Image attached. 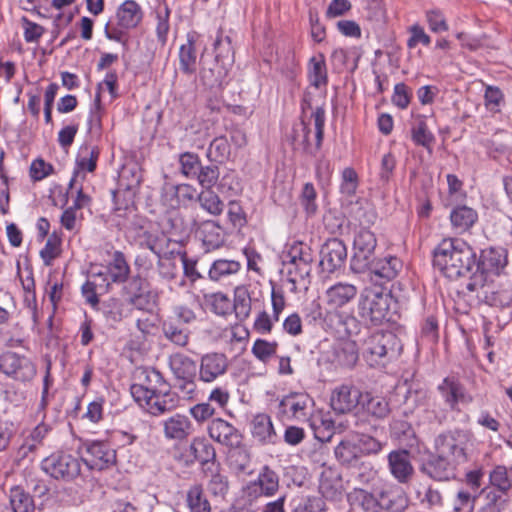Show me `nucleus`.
<instances>
[{
    "instance_id": "0eeeda50",
    "label": "nucleus",
    "mask_w": 512,
    "mask_h": 512,
    "mask_svg": "<svg viewBox=\"0 0 512 512\" xmlns=\"http://www.w3.org/2000/svg\"><path fill=\"white\" fill-rule=\"evenodd\" d=\"M313 260V252L309 245L301 241H294L288 245L284 263L290 266L288 274L295 276L291 281L295 283L297 277H308L312 271Z\"/></svg>"
},
{
    "instance_id": "a19ab883",
    "label": "nucleus",
    "mask_w": 512,
    "mask_h": 512,
    "mask_svg": "<svg viewBox=\"0 0 512 512\" xmlns=\"http://www.w3.org/2000/svg\"><path fill=\"white\" fill-rule=\"evenodd\" d=\"M227 461L236 472L245 473L247 471L251 463V454L243 440L236 446L228 447Z\"/></svg>"
},
{
    "instance_id": "f3484780",
    "label": "nucleus",
    "mask_w": 512,
    "mask_h": 512,
    "mask_svg": "<svg viewBox=\"0 0 512 512\" xmlns=\"http://www.w3.org/2000/svg\"><path fill=\"white\" fill-rule=\"evenodd\" d=\"M403 268V262L396 256H385L383 258H373L366 271L371 274V280L377 284L383 285L395 279Z\"/></svg>"
},
{
    "instance_id": "58836bf2",
    "label": "nucleus",
    "mask_w": 512,
    "mask_h": 512,
    "mask_svg": "<svg viewBox=\"0 0 512 512\" xmlns=\"http://www.w3.org/2000/svg\"><path fill=\"white\" fill-rule=\"evenodd\" d=\"M194 225L198 227L202 242L207 250H214L223 245L224 238L221 227L215 221L207 220L199 225L194 221Z\"/></svg>"
},
{
    "instance_id": "c85d7f7f",
    "label": "nucleus",
    "mask_w": 512,
    "mask_h": 512,
    "mask_svg": "<svg viewBox=\"0 0 512 512\" xmlns=\"http://www.w3.org/2000/svg\"><path fill=\"white\" fill-rule=\"evenodd\" d=\"M100 155V150L97 146H91L87 143L83 144L76 157V167L73 172V177L69 182V189L72 190L76 184V178L80 170L94 172L97 166V161Z\"/></svg>"
},
{
    "instance_id": "a18cd8bd",
    "label": "nucleus",
    "mask_w": 512,
    "mask_h": 512,
    "mask_svg": "<svg viewBox=\"0 0 512 512\" xmlns=\"http://www.w3.org/2000/svg\"><path fill=\"white\" fill-rule=\"evenodd\" d=\"M251 296L246 286H237L234 289L232 312L238 321H245L251 313Z\"/></svg>"
},
{
    "instance_id": "8fccbe9b",
    "label": "nucleus",
    "mask_w": 512,
    "mask_h": 512,
    "mask_svg": "<svg viewBox=\"0 0 512 512\" xmlns=\"http://www.w3.org/2000/svg\"><path fill=\"white\" fill-rule=\"evenodd\" d=\"M213 46L215 52L214 59L231 68L234 63V50L231 38L223 36L222 29L218 30Z\"/></svg>"
},
{
    "instance_id": "f257e3e1",
    "label": "nucleus",
    "mask_w": 512,
    "mask_h": 512,
    "mask_svg": "<svg viewBox=\"0 0 512 512\" xmlns=\"http://www.w3.org/2000/svg\"><path fill=\"white\" fill-rule=\"evenodd\" d=\"M433 267L448 279L470 275L476 266V252L460 238H444L433 250Z\"/></svg>"
},
{
    "instance_id": "393cba45",
    "label": "nucleus",
    "mask_w": 512,
    "mask_h": 512,
    "mask_svg": "<svg viewBox=\"0 0 512 512\" xmlns=\"http://www.w3.org/2000/svg\"><path fill=\"white\" fill-rule=\"evenodd\" d=\"M312 117L314 119V126H315V138L316 143L313 147L309 143V135L311 133V129L308 127V125L301 121L300 123V130L303 134V149L305 153L309 155H315L322 146V141L324 137V126H325V110L323 107H317L315 111L312 113Z\"/></svg>"
},
{
    "instance_id": "b1692460",
    "label": "nucleus",
    "mask_w": 512,
    "mask_h": 512,
    "mask_svg": "<svg viewBox=\"0 0 512 512\" xmlns=\"http://www.w3.org/2000/svg\"><path fill=\"white\" fill-rule=\"evenodd\" d=\"M379 509L387 512H405L409 507V498L399 486L390 485L378 492Z\"/></svg>"
},
{
    "instance_id": "72a5a7b5",
    "label": "nucleus",
    "mask_w": 512,
    "mask_h": 512,
    "mask_svg": "<svg viewBox=\"0 0 512 512\" xmlns=\"http://www.w3.org/2000/svg\"><path fill=\"white\" fill-rule=\"evenodd\" d=\"M334 362L346 368H352L358 361L359 352L355 341L346 339L337 343L333 348Z\"/></svg>"
},
{
    "instance_id": "09e8293b",
    "label": "nucleus",
    "mask_w": 512,
    "mask_h": 512,
    "mask_svg": "<svg viewBox=\"0 0 512 512\" xmlns=\"http://www.w3.org/2000/svg\"><path fill=\"white\" fill-rule=\"evenodd\" d=\"M96 310L100 311L107 321L113 323L120 322L127 315L126 304L117 297H109L102 301Z\"/></svg>"
},
{
    "instance_id": "f8f14e48",
    "label": "nucleus",
    "mask_w": 512,
    "mask_h": 512,
    "mask_svg": "<svg viewBox=\"0 0 512 512\" xmlns=\"http://www.w3.org/2000/svg\"><path fill=\"white\" fill-rule=\"evenodd\" d=\"M229 369V359L224 353L209 352L201 356L198 379L203 383H212L224 376Z\"/></svg>"
},
{
    "instance_id": "4468645a",
    "label": "nucleus",
    "mask_w": 512,
    "mask_h": 512,
    "mask_svg": "<svg viewBox=\"0 0 512 512\" xmlns=\"http://www.w3.org/2000/svg\"><path fill=\"white\" fill-rule=\"evenodd\" d=\"M311 404L312 399L308 394L292 392L280 400L278 413L288 420L304 421L308 418Z\"/></svg>"
},
{
    "instance_id": "7ed1b4c3",
    "label": "nucleus",
    "mask_w": 512,
    "mask_h": 512,
    "mask_svg": "<svg viewBox=\"0 0 512 512\" xmlns=\"http://www.w3.org/2000/svg\"><path fill=\"white\" fill-rule=\"evenodd\" d=\"M402 349L397 335L391 331H378L365 339L362 354L370 366L382 363V360L396 357Z\"/></svg>"
},
{
    "instance_id": "a878e982",
    "label": "nucleus",
    "mask_w": 512,
    "mask_h": 512,
    "mask_svg": "<svg viewBox=\"0 0 512 512\" xmlns=\"http://www.w3.org/2000/svg\"><path fill=\"white\" fill-rule=\"evenodd\" d=\"M355 285L347 282H338L330 286L325 292L326 303L333 309H339L349 304L357 295Z\"/></svg>"
},
{
    "instance_id": "774afa93",
    "label": "nucleus",
    "mask_w": 512,
    "mask_h": 512,
    "mask_svg": "<svg viewBox=\"0 0 512 512\" xmlns=\"http://www.w3.org/2000/svg\"><path fill=\"white\" fill-rule=\"evenodd\" d=\"M181 172L187 178L194 179L200 169L201 162L197 154L192 152L182 153L179 157Z\"/></svg>"
},
{
    "instance_id": "4d7b16f0",
    "label": "nucleus",
    "mask_w": 512,
    "mask_h": 512,
    "mask_svg": "<svg viewBox=\"0 0 512 512\" xmlns=\"http://www.w3.org/2000/svg\"><path fill=\"white\" fill-rule=\"evenodd\" d=\"M355 441L362 457L367 455H376L380 453L385 446L384 442L364 432L358 433Z\"/></svg>"
},
{
    "instance_id": "603ef678",
    "label": "nucleus",
    "mask_w": 512,
    "mask_h": 512,
    "mask_svg": "<svg viewBox=\"0 0 512 512\" xmlns=\"http://www.w3.org/2000/svg\"><path fill=\"white\" fill-rule=\"evenodd\" d=\"M241 269V264L235 260L218 259L215 260L208 272L212 281L218 282L230 275L237 274Z\"/></svg>"
},
{
    "instance_id": "c9c22d12",
    "label": "nucleus",
    "mask_w": 512,
    "mask_h": 512,
    "mask_svg": "<svg viewBox=\"0 0 512 512\" xmlns=\"http://www.w3.org/2000/svg\"><path fill=\"white\" fill-rule=\"evenodd\" d=\"M359 409L377 419H383L390 413L388 401L370 392H363Z\"/></svg>"
},
{
    "instance_id": "3c124183",
    "label": "nucleus",
    "mask_w": 512,
    "mask_h": 512,
    "mask_svg": "<svg viewBox=\"0 0 512 512\" xmlns=\"http://www.w3.org/2000/svg\"><path fill=\"white\" fill-rule=\"evenodd\" d=\"M189 451L194 459L202 465L214 461L216 458L215 448L202 437H196L191 441Z\"/></svg>"
},
{
    "instance_id": "de8ad7c7",
    "label": "nucleus",
    "mask_w": 512,
    "mask_h": 512,
    "mask_svg": "<svg viewBox=\"0 0 512 512\" xmlns=\"http://www.w3.org/2000/svg\"><path fill=\"white\" fill-rule=\"evenodd\" d=\"M185 502L189 512H211V504L203 487L199 484L189 487Z\"/></svg>"
},
{
    "instance_id": "2eb2a0df",
    "label": "nucleus",
    "mask_w": 512,
    "mask_h": 512,
    "mask_svg": "<svg viewBox=\"0 0 512 512\" xmlns=\"http://www.w3.org/2000/svg\"><path fill=\"white\" fill-rule=\"evenodd\" d=\"M346 259L347 248L342 240L330 238L322 245L319 265L323 271L327 273L335 272L344 265Z\"/></svg>"
},
{
    "instance_id": "37998d69",
    "label": "nucleus",
    "mask_w": 512,
    "mask_h": 512,
    "mask_svg": "<svg viewBox=\"0 0 512 512\" xmlns=\"http://www.w3.org/2000/svg\"><path fill=\"white\" fill-rule=\"evenodd\" d=\"M162 332L167 340L179 347H185L189 342V329L174 319L167 318L163 321Z\"/></svg>"
},
{
    "instance_id": "6e6552de",
    "label": "nucleus",
    "mask_w": 512,
    "mask_h": 512,
    "mask_svg": "<svg viewBox=\"0 0 512 512\" xmlns=\"http://www.w3.org/2000/svg\"><path fill=\"white\" fill-rule=\"evenodd\" d=\"M0 372L22 383L30 382L36 375V366L24 355L7 351L0 355Z\"/></svg>"
},
{
    "instance_id": "39448f33",
    "label": "nucleus",
    "mask_w": 512,
    "mask_h": 512,
    "mask_svg": "<svg viewBox=\"0 0 512 512\" xmlns=\"http://www.w3.org/2000/svg\"><path fill=\"white\" fill-rule=\"evenodd\" d=\"M41 469L55 480L71 482L81 473V462L72 454L55 452L44 458Z\"/></svg>"
},
{
    "instance_id": "680f3d73",
    "label": "nucleus",
    "mask_w": 512,
    "mask_h": 512,
    "mask_svg": "<svg viewBox=\"0 0 512 512\" xmlns=\"http://www.w3.org/2000/svg\"><path fill=\"white\" fill-rule=\"evenodd\" d=\"M342 313L333 308L332 310L325 311L320 326L331 335L342 337Z\"/></svg>"
},
{
    "instance_id": "4c0bfd02",
    "label": "nucleus",
    "mask_w": 512,
    "mask_h": 512,
    "mask_svg": "<svg viewBox=\"0 0 512 512\" xmlns=\"http://www.w3.org/2000/svg\"><path fill=\"white\" fill-rule=\"evenodd\" d=\"M338 462L344 466H356L362 458L358 445L354 439L345 438L334 449Z\"/></svg>"
},
{
    "instance_id": "ddd939ff",
    "label": "nucleus",
    "mask_w": 512,
    "mask_h": 512,
    "mask_svg": "<svg viewBox=\"0 0 512 512\" xmlns=\"http://www.w3.org/2000/svg\"><path fill=\"white\" fill-rule=\"evenodd\" d=\"M363 392L354 385L342 384L333 389L330 405L337 414H346L360 408Z\"/></svg>"
},
{
    "instance_id": "bf43d9fd",
    "label": "nucleus",
    "mask_w": 512,
    "mask_h": 512,
    "mask_svg": "<svg viewBox=\"0 0 512 512\" xmlns=\"http://www.w3.org/2000/svg\"><path fill=\"white\" fill-rule=\"evenodd\" d=\"M101 98L100 94L97 93L94 101V107L90 110L87 125V132L92 138L99 139L102 133L101 123Z\"/></svg>"
},
{
    "instance_id": "0e129e2a",
    "label": "nucleus",
    "mask_w": 512,
    "mask_h": 512,
    "mask_svg": "<svg viewBox=\"0 0 512 512\" xmlns=\"http://www.w3.org/2000/svg\"><path fill=\"white\" fill-rule=\"evenodd\" d=\"M350 496L359 503L365 512H378V492L374 495L364 489H354Z\"/></svg>"
},
{
    "instance_id": "dca6fc26",
    "label": "nucleus",
    "mask_w": 512,
    "mask_h": 512,
    "mask_svg": "<svg viewBox=\"0 0 512 512\" xmlns=\"http://www.w3.org/2000/svg\"><path fill=\"white\" fill-rule=\"evenodd\" d=\"M279 490V476L269 466L265 465L254 481H250L244 488V494L250 499L258 496L271 497Z\"/></svg>"
},
{
    "instance_id": "473e14b6",
    "label": "nucleus",
    "mask_w": 512,
    "mask_h": 512,
    "mask_svg": "<svg viewBox=\"0 0 512 512\" xmlns=\"http://www.w3.org/2000/svg\"><path fill=\"white\" fill-rule=\"evenodd\" d=\"M318 488L324 498L330 500L340 499L343 494L341 476L331 469L323 471L320 475Z\"/></svg>"
},
{
    "instance_id": "052dcab7",
    "label": "nucleus",
    "mask_w": 512,
    "mask_h": 512,
    "mask_svg": "<svg viewBox=\"0 0 512 512\" xmlns=\"http://www.w3.org/2000/svg\"><path fill=\"white\" fill-rule=\"evenodd\" d=\"M429 400L428 391L424 388L409 389L405 395L404 414L412 413L415 408L425 406Z\"/></svg>"
},
{
    "instance_id": "9b49d317",
    "label": "nucleus",
    "mask_w": 512,
    "mask_h": 512,
    "mask_svg": "<svg viewBox=\"0 0 512 512\" xmlns=\"http://www.w3.org/2000/svg\"><path fill=\"white\" fill-rule=\"evenodd\" d=\"M169 366L174 376L182 381L179 388L188 396H191L196 389L194 378L197 372V365L193 359L183 353H174L169 357Z\"/></svg>"
},
{
    "instance_id": "6ab92c4d",
    "label": "nucleus",
    "mask_w": 512,
    "mask_h": 512,
    "mask_svg": "<svg viewBox=\"0 0 512 512\" xmlns=\"http://www.w3.org/2000/svg\"><path fill=\"white\" fill-rule=\"evenodd\" d=\"M387 462L389 472L398 483L410 482L415 473L410 451L407 449L392 450L387 456Z\"/></svg>"
},
{
    "instance_id": "5701e85b",
    "label": "nucleus",
    "mask_w": 512,
    "mask_h": 512,
    "mask_svg": "<svg viewBox=\"0 0 512 512\" xmlns=\"http://www.w3.org/2000/svg\"><path fill=\"white\" fill-rule=\"evenodd\" d=\"M508 253L502 247H490L481 251L480 257H476L474 270L481 274L493 273L499 275L508 263Z\"/></svg>"
},
{
    "instance_id": "5fc2aeb1",
    "label": "nucleus",
    "mask_w": 512,
    "mask_h": 512,
    "mask_svg": "<svg viewBox=\"0 0 512 512\" xmlns=\"http://www.w3.org/2000/svg\"><path fill=\"white\" fill-rule=\"evenodd\" d=\"M293 512H325V502L321 497L299 495L292 499Z\"/></svg>"
},
{
    "instance_id": "2f4dec72",
    "label": "nucleus",
    "mask_w": 512,
    "mask_h": 512,
    "mask_svg": "<svg viewBox=\"0 0 512 512\" xmlns=\"http://www.w3.org/2000/svg\"><path fill=\"white\" fill-rule=\"evenodd\" d=\"M116 17L120 27L132 29L142 21L143 11L136 1L126 0L118 7Z\"/></svg>"
},
{
    "instance_id": "9d476101",
    "label": "nucleus",
    "mask_w": 512,
    "mask_h": 512,
    "mask_svg": "<svg viewBox=\"0 0 512 512\" xmlns=\"http://www.w3.org/2000/svg\"><path fill=\"white\" fill-rule=\"evenodd\" d=\"M123 293L127 296L130 305L138 310H148L154 303V293L150 290V283L141 274H135L125 282Z\"/></svg>"
},
{
    "instance_id": "a211bd4d",
    "label": "nucleus",
    "mask_w": 512,
    "mask_h": 512,
    "mask_svg": "<svg viewBox=\"0 0 512 512\" xmlns=\"http://www.w3.org/2000/svg\"><path fill=\"white\" fill-rule=\"evenodd\" d=\"M85 464L92 470H104L116 462V452L107 443L93 441L86 444Z\"/></svg>"
},
{
    "instance_id": "423d86ee",
    "label": "nucleus",
    "mask_w": 512,
    "mask_h": 512,
    "mask_svg": "<svg viewBox=\"0 0 512 512\" xmlns=\"http://www.w3.org/2000/svg\"><path fill=\"white\" fill-rule=\"evenodd\" d=\"M377 239L375 234L365 228H361L354 237L353 256L350 267L354 273H364L370 261L374 258Z\"/></svg>"
},
{
    "instance_id": "338daca9",
    "label": "nucleus",
    "mask_w": 512,
    "mask_h": 512,
    "mask_svg": "<svg viewBox=\"0 0 512 512\" xmlns=\"http://www.w3.org/2000/svg\"><path fill=\"white\" fill-rule=\"evenodd\" d=\"M219 167L216 164L200 166L195 178L204 189H212L219 179Z\"/></svg>"
},
{
    "instance_id": "f704fd0d",
    "label": "nucleus",
    "mask_w": 512,
    "mask_h": 512,
    "mask_svg": "<svg viewBox=\"0 0 512 512\" xmlns=\"http://www.w3.org/2000/svg\"><path fill=\"white\" fill-rule=\"evenodd\" d=\"M230 67L213 60L208 66H203L200 72V78L203 84L209 88L220 87L225 82Z\"/></svg>"
},
{
    "instance_id": "4be33fe9",
    "label": "nucleus",
    "mask_w": 512,
    "mask_h": 512,
    "mask_svg": "<svg viewBox=\"0 0 512 512\" xmlns=\"http://www.w3.org/2000/svg\"><path fill=\"white\" fill-rule=\"evenodd\" d=\"M209 437L222 446H236L243 440V435L234 425L222 418L212 419L207 426Z\"/></svg>"
},
{
    "instance_id": "79ce46f5",
    "label": "nucleus",
    "mask_w": 512,
    "mask_h": 512,
    "mask_svg": "<svg viewBox=\"0 0 512 512\" xmlns=\"http://www.w3.org/2000/svg\"><path fill=\"white\" fill-rule=\"evenodd\" d=\"M489 482L498 495L506 496L512 489V468L509 471L504 465L495 466L489 473Z\"/></svg>"
},
{
    "instance_id": "f03ea898",
    "label": "nucleus",
    "mask_w": 512,
    "mask_h": 512,
    "mask_svg": "<svg viewBox=\"0 0 512 512\" xmlns=\"http://www.w3.org/2000/svg\"><path fill=\"white\" fill-rule=\"evenodd\" d=\"M474 435L471 430L453 428L439 433L434 438V450L456 464L463 465L470 461Z\"/></svg>"
},
{
    "instance_id": "aec40b11",
    "label": "nucleus",
    "mask_w": 512,
    "mask_h": 512,
    "mask_svg": "<svg viewBox=\"0 0 512 512\" xmlns=\"http://www.w3.org/2000/svg\"><path fill=\"white\" fill-rule=\"evenodd\" d=\"M180 398L176 392L161 388L146 401L137 404L152 416H160L172 412L179 406Z\"/></svg>"
},
{
    "instance_id": "412c9836",
    "label": "nucleus",
    "mask_w": 512,
    "mask_h": 512,
    "mask_svg": "<svg viewBox=\"0 0 512 512\" xmlns=\"http://www.w3.org/2000/svg\"><path fill=\"white\" fill-rule=\"evenodd\" d=\"M459 465L441 453L431 455L421 466V471L435 481H448L455 477Z\"/></svg>"
},
{
    "instance_id": "ea45409f",
    "label": "nucleus",
    "mask_w": 512,
    "mask_h": 512,
    "mask_svg": "<svg viewBox=\"0 0 512 512\" xmlns=\"http://www.w3.org/2000/svg\"><path fill=\"white\" fill-rule=\"evenodd\" d=\"M108 271L105 273L110 275L112 283L123 284L130 276V266L122 251H114L112 260L107 265Z\"/></svg>"
},
{
    "instance_id": "6e6d98bb",
    "label": "nucleus",
    "mask_w": 512,
    "mask_h": 512,
    "mask_svg": "<svg viewBox=\"0 0 512 512\" xmlns=\"http://www.w3.org/2000/svg\"><path fill=\"white\" fill-rule=\"evenodd\" d=\"M197 200L201 208L213 216H218L223 212L224 204L212 189H205L199 193Z\"/></svg>"
},
{
    "instance_id": "20e7f679",
    "label": "nucleus",
    "mask_w": 512,
    "mask_h": 512,
    "mask_svg": "<svg viewBox=\"0 0 512 512\" xmlns=\"http://www.w3.org/2000/svg\"><path fill=\"white\" fill-rule=\"evenodd\" d=\"M390 296L378 288H365L358 300V314L365 323L380 325L389 320Z\"/></svg>"
},
{
    "instance_id": "cd10ccee",
    "label": "nucleus",
    "mask_w": 512,
    "mask_h": 512,
    "mask_svg": "<svg viewBox=\"0 0 512 512\" xmlns=\"http://www.w3.org/2000/svg\"><path fill=\"white\" fill-rule=\"evenodd\" d=\"M163 433L169 440H184L192 433V423L183 414H174L163 421Z\"/></svg>"
},
{
    "instance_id": "49530a36",
    "label": "nucleus",
    "mask_w": 512,
    "mask_h": 512,
    "mask_svg": "<svg viewBox=\"0 0 512 512\" xmlns=\"http://www.w3.org/2000/svg\"><path fill=\"white\" fill-rule=\"evenodd\" d=\"M477 219V212L465 205L455 207L450 213V221L453 228L461 232L470 229Z\"/></svg>"
},
{
    "instance_id": "e433bc0d",
    "label": "nucleus",
    "mask_w": 512,
    "mask_h": 512,
    "mask_svg": "<svg viewBox=\"0 0 512 512\" xmlns=\"http://www.w3.org/2000/svg\"><path fill=\"white\" fill-rule=\"evenodd\" d=\"M179 65L180 70L187 75H192L197 70V52L194 33H188L187 42L180 46Z\"/></svg>"
},
{
    "instance_id": "7c9ffc66",
    "label": "nucleus",
    "mask_w": 512,
    "mask_h": 512,
    "mask_svg": "<svg viewBox=\"0 0 512 512\" xmlns=\"http://www.w3.org/2000/svg\"><path fill=\"white\" fill-rule=\"evenodd\" d=\"M307 78L316 89L325 88L328 84V71L325 56L322 53L311 57L307 64Z\"/></svg>"
},
{
    "instance_id": "864d4df0",
    "label": "nucleus",
    "mask_w": 512,
    "mask_h": 512,
    "mask_svg": "<svg viewBox=\"0 0 512 512\" xmlns=\"http://www.w3.org/2000/svg\"><path fill=\"white\" fill-rule=\"evenodd\" d=\"M9 499L14 512H36L33 498L20 486L10 489Z\"/></svg>"
},
{
    "instance_id": "c756f323",
    "label": "nucleus",
    "mask_w": 512,
    "mask_h": 512,
    "mask_svg": "<svg viewBox=\"0 0 512 512\" xmlns=\"http://www.w3.org/2000/svg\"><path fill=\"white\" fill-rule=\"evenodd\" d=\"M251 433L261 444H274L277 439L270 416L263 413L255 415L252 419Z\"/></svg>"
},
{
    "instance_id": "bb28decb",
    "label": "nucleus",
    "mask_w": 512,
    "mask_h": 512,
    "mask_svg": "<svg viewBox=\"0 0 512 512\" xmlns=\"http://www.w3.org/2000/svg\"><path fill=\"white\" fill-rule=\"evenodd\" d=\"M142 248L148 249L156 257L157 269L160 277L164 280H174L178 275V265L172 253L161 255L156 250L155 242L147 239L140 243Z\"/></svg>"
},
{
    "instance_id": "e2e57ef3",
    "label": "nucleus",
    "mask_w": 512,
    "mask_h": 512,
    "mask_svg": "<svg viewBox=\"0 0 512 512\" xmlns=\"http://www.w3.org/2000/svg\"><path fill=\"white\" fill-rule=\"evenodd\" d=\"M476 502V495L466 489H459L452 501L453 512H473Z\"/></svg>"
},
{
    "instance_id": "69168bd1",
    "label": "nucleus",
    "mask_w": 512,
    "mask_h": 512,
    "mask_svg": "<svg viewBox=\"0 0 512 512\" xmlns=\"http://www.w3.org/2000/svg\"><path fill=\"white\" fill-rule=\"evenodd\" d=\"M411 136H412L413 142L416 145L423 146L425 148H430V146L434 142V136L429 131L427 124L424 120H419L411 128Z\"/></svg>"
},
{
    "instance_id": "1a4fd4ad",
    "label": "nucleus",
    "mask_w": 512,
    "mask_h": 512,
    "mask_svg": "<svg viewBox=\"0 0 512 512\" xmlns=\"http://www.w3.org/2000/svg\"><path fill=\"white\" fill-rule=\"evenodd\" d=\"M135 377L138 382L130 386V393L136 403L146 401L159 389L167 387L162 374L154 368H139Z\"/></svg>"
},
{
    "instance_id": "c03bdc74",
    "label": "nucleus",
    "mask_w": 512,
    "mask_h": 512,
    "mask_svg": "<svg viewBox=\"0 0 512 512\" xmlns=\"http://www.w3.org/2000/svg\"><path fill=\"white\" fill-rule=\"evenodd\" d=\"M438 391L451 410H455L458 402L464 397L463 386L454 378H445L442 383L439 384Z\"/></svg>"
},
{
    "instance_id": "13d9d810",
    "label": "nucleus",
    "mask_w": 512,
    "mask_h": 512,
    "mask_svg": "<svg viewBox=\"0 0 512 512\" xmlns=\"http://www.w3.org/2000/svg\"><path fill=\"white\" fill-rule=\"evenodd\" d=\"M230 156V145L225 136L212 140L207 150V157L214 162L223 163Z\"/></svg>"
}]
</instances>
